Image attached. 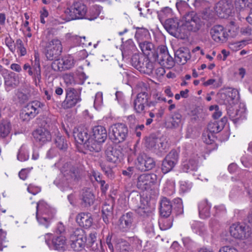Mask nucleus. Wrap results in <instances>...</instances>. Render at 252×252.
Returning a JSON list of instances; mask_svg holds the SVG:
<instances>
[{"instance_id":"obj_6","label":"nucleus","mask_w":252,"mask_h":252,"mask_svg":"<svg viewBox=\"0 0 252 252\" xmlns=\"http://www.w3.org/2000/svg\"><path fill=\"white\" fill-rule=\"evenodd\" d=\"M87 237L84 231L81 228H76L73 230L69 237V241L71 248L75 251H80L85 247Z\"/></svg>"},{"instance_id":"obj_1","label":"nucleus","mask_w":252,"mask_h":252,"mask_svg":"<svg viewBox=\"0 0 252 252\" xmlns=\"http://www.w3.org/2000/svg\"><path fill=\"white\" fill-rule=\"evenodd\" d=\"M130 153L128 157V161L129 162L133 161L134 156L138 154L135 165L139 170L146 171L155 167L156 163L154 159L144 153L138 152L136 144H135L133 149H130Z\"/></svg>"},{"instance_id":"obj_35","label":"nucleus","mask_w":252,"mask_h":252,"mask_svg":"<svg viewBox=\"0 0 252 252\" xmlns=\"http://www.w3.org/2000/svg\"><path fill=\"white\" fill-rule=\"evenodd\" d=\"M182 116L178 112H174L171 117L170 123H171V128H176L182 125Z\"/></svg>"},{"instance_id":"obj_16","label":"nucleus","mask_w":252,"mask_h":252,"mask_svg":"<svg viewBox=\"0 0 252 252\" xmlns=\"http://www.w3.org/2000/svg\"><path fill=\"white\" fill-rule=\"evenodd\" d=\"M156 59L161 65L167 68H171L174 64V61L169 54L167 48L164 46L159 48Z\"/></svg>"},{"instance_id":"obj_5","label":"nucleus","mask_w":252,"mask_h":252,"mask_svg":"<svg viewBox=\"0 0 252 252\" xmlns=\"http://www.w3.org/2000/svg\"><path fill=\"white\" fill-rule=\"evenodd\" d=\"M128 132L127 126L123 123L115 124L109 129L110 137L116 144L125 141L128 136Z\"/></svg>"},{"instance_id":"obj_44","label":"nucleus","mask_w":252,"mask_h":252,"mask_svg":"<svg viewBox=\"0 0 252 252\" xmlns=\"http://www.w3.org/2000/svg\"><path fill=\"white\" fill-rule=\"evenodd\" d=\"M62 60L64 70L69 69L74 66L75 61L71 56L64 57L62 58Z\"/></svg>"},{"instance_id":"obj_2","label":"nucleus","mask_w":252,"mask_h":252,"mask_svg":"<svg viewBox=\"0 0 252 252\" xmlns=\"http://www.w3.org/2000/svg\"><path fill=\"white\" fill-rule=\"evenodd\" d=\"M36 219L39 224L47 228L54 218L55 211L46 202L40 201L36 204Z\"/></svg>"},{"instance_id":"obj_18","label":"nucleus","mask_w":252,"mask_h":252,"mask_svg":"<svg viewBox=\"0 0 252 252\" xmlns=\"http://www.w3.org/2000/svg\"><path fill=\"white\" fill-rule=\"evenodd\" d=\"M32 135L36 142L40 145L50 142L52 139L50 132L44 127H40L33 131Z\"/></svg>"},{"instance_id":"obj_17","label":"nucleus","mask_w":252,"mask_h":252,"mask_svg":"<svg viewBox=\"0 0 252 252\" xmlns=\"http://www.w3.org/2000/svg\"><path fill=\"white\" fill-rule=\"evenodd\" d=\"M145 145L147 148L158 154L165 149L166 143L160 138L150 136L146 139Z\"/></svg>"},{"instance_id":"obj_59","label":"nucleus","mask_w":252,"mask_h":252,"mask_svg":"<svg viewBox=\"0 0 252 252\" xmlns=\"http://www.w3.org/2000/svg\"><path fill=\"white\" fill-rule=\"evenodd\" d=\"M5 84L12 88H15L18 84V82L14 77L9 76L5 81Z\"/></svg>"},{"instance_id":"obj_25","label":"nucleus","mask_w":252,"mask_h":252,"mask_svg":"<svg viewBox=\"0 0 252 252\" xmlns=\"http://www.w3.org/2000/svg\"><path fill=\"white\" fill-rule=\"evenodd\" d=\"M107 137V131L103 126H97L93 128V138L98 143H104Z\"/></svg>"},{"instance_id":"obj_8","label":"nucleus","mask_w":252,"mask_h":252,"mask_svg":"<svg viewBox=\"0 0 252 252\" xmlns=\"http://www.w3.org/2000/svg\"><path fill=\"white\" fill-rule=\"evenodd\" d=\"M44 105L41 102L34 100L29 103L21 114L23 121H28L40 113Z\"/></svg>"},{"instance_id":"obj_38","label":"nucleus","mask_w":252,"mask_h":252,"mask_svg":"<svg viewBox=\"0 0 252 252\" xmlns=\"http://www.w3.org/2000/svg\"><path fill=\"white\" fill-rule=\"evenodd\" d=\"M149 36V32L145 29L138 28L135 34V37L138 43H140L147 40Z\"/></svg>"},{"instance_id":"obj_51","label":"nucleus","mask_w":252,"mask_h":252,"mask_svg":"<svg viewBox=\"0 0 252 252\" xmlns=\"http://www.w3.org/2000/svg\"><path fill=\"white\" fill-rule=\"evenodd\" d=\"M221 129L222 128L219 126L218 123L215 122L209 124L207 130L211 133H216L220 132Z\"/></svg>"},{"instance_id":"obj_22","label":"nucleus","mask_w":252,"mask_h":252,"mask_svg":"<svg viewBox=\"0 0 252 252\" xmlns=\"http://www.w3.org/2000/svg\"><path fill=\"white\" fill-rule=\"evenodd\" d=\"M190 51L187 48H180L175 52L174 62L184 65L190 59Z\"/></svg>"},{"instance_id":"obj_47","label":"nucleus","mask_w":252,"mask_h":252,"mask_svg":"<svg viewBox=\"0 0 252 252\" xmlns=\"http://www.w3.org/2000/svg\"><path fill=\"white\" fill-rule=\"evenodd\" d=\"M171 14V9L168 7H165L158 12V17L162 24L165 21V18Z\"/></svg>"},{"instance_id":"obj_3","label":"nucleus","mask_w":252,"mask_h":252,"mask_svg":"<svg viewBox=\"0 0 252 252\" xmlns=\"http://www.w3.org/2000/svg\"><path fill=\"white\" fill-rule=\"evenodd\" d=\"M203 25V22L196 13L191 11L185 14L183 17L182 28L185 32L183 33V38L188 35L189 32H196Z\"/></svg>"},{"instance_id":"obj_9","label":"nucleus","mask_w":252,"mask_h":252,"mask_svg":"<svg viewBox=\"0 0 252 252\" xmlns=\"http://www.w3.org/2000/svg\"><path fill=\"white\" fill-rule=\"evenodd\" d=\"M87 10V7L85 4L80 1H75L65 10V13L69 16L70 19H79L85 17Z\"/></svg>"},{"instance_id":"obj_37","label":"nucleus","mask_w":252,"mask_h":252,"mask_svg":"<svg viewBox=\"0 0 252 252\" xmlns=\"http://www.w3.org/2000/svg\"><path fill=\"white\" fill-rule=\"evenodd\" d=\"M138 45L142 53L146 56L149 55L154 49L153 44L147 40L138 43Z\"/></svg>"},{"instance_id":"obj_13","label":"nucleus","mask_w":252,"mask_h":252,"mask_svg":"<svg viewBox=\"0 0 252 252\" xmlns=\"http://www.w3.org/2000/svg\"><path fill=\"white\" fill-rule=\"evenodd\" d=\"M62 178L61 181L59 179H56L54 181V183L57 185H66L69 183L73 181H77L80 177V172L79 169L75 166H71L69 171H65L63 174L61 175Z\"/></svg>"},{"instance_id":"obj_23","label":"nucleus","mask_w":252,"mask_h":252,"mask_svg":"<svg viewBox=\"0 0 252 252\" xmlns=\"http://www.w3.org/2000/svg\"><path fill=\"white\" fill-rule=\"evenodd\" d=\"M107 159L112 163H117L120 161L122 153L119 148L109 146L105 151Z\"/></svg>"},{"instance_id":"obj_46","label":"nucleus","mask_w":252,"mask_h":252,"mask_svg":"<svg viewBox=\"0 0 252 252\" xmlns=\"http://www.w3.org/2000/svg\"><path fill=\"white\" fill-rule=\"evenodd\" d=\"M245 111L242 109H236L234 112H232L230 114V117L232 120L236 122L240 119L244 117Z\"/></svg>"},{"instance_id":"obj_29","label":"nucleus","mask_w":252,"mask_h":252,"mask_svg":"<svg viewBox=\"0 0 252 252\" xmlns=\"http://www.w3.org/2000/svg\"><path fill=\"white\" fill-rule=\"evenodd\" d=\"M113 203L111 201H107L103 204L102 209V219L106 223H108L113 214Z\"/></svg>"},{"instance_id":"obj_50","label":"nucleus","mask_w":252,"mask_h":252,"mask_svg":"<svg viewBox=\"0 0 252 252\" xmlns=\"http://www.w3.org/2000/svg\"><path fill=\"white\" fill-rule=\"evenodd\" d=\"M214 133L207 130L204 131L202 134V139L207 144H211L214 141Z\"/></svg>"},{"instance_id":"obj_19","label":"nucleus","mask_w":252,"mask_h":252,"mask_svg":"<svg viewBox=\"0 0 252 252\" xmlns=\"http://www.w3.org/2000/svg\"><path fill=\"white\" fill-rule=\"evenodd\" d=\"M210 33L213 39L217 42H224L226 41L228 34L221 25H215L212 27Z\"/></svg>"},{"instance_id":"obj_27","label":"nucleus","mask_w":252,"mask_h":252,"mask_svg":"<svg viewBox=\"0 0 252 252\" xmlns=\"http://www.w3.org/2000/svg\"><path fill=\"white\" fill-rule=\"evenodd\" d=\"M82 204L84 207H89L94 202V196L90 189H83L81 192Z\"/></svg>"},{"instance_id":"obj_60","label":"nucleus","mask_w":252,"mask_h":252,"mask_svg":"<svg viewBox=\"0 0 252 252\" xmlns=\"http://www.w3.org/2000/svg\"><path fill=\"white\" fill-rule=\"evenodd\" d=\"M191 184L188 182L182 181L180 184V189L183 192H187L191 188Z\"/></svg>"},{"instance_id":"obj_39","label":"nucleus","mask_w":252,"mask_h":252,"mask_svg":"<svg viewBox=\"0 0 252 252\" xmlns=\"http://www.w3.org/2000/svg\"><path fill=\"white\" fill-rule=\"evenodd\" d=\"M197 168V162L194 159H189L184 161L183 164V170L186 172L195 171Z\"/></svg>"},{"instance_id":"obj_36","label":"nucleus","mask_w":252,"mask_h":252,"mask_svg":"<svg viewBox=\"0 0 252 252\" xmlns=\"http://www.w3.org/2000/svg\"><path fill=\"white\" fill-rule=\"evenodd\" d=\"M56 147L61 151L64 152L68 148V144L65 138L61 135H58L54 140Z\"/></svg>"},{"instance_id":"obj_64","label":"nucleus","mask_w":252,"mask_h":252,"mask_svg":"<svg viewBox=\"0 0 252 252\" xmlns=\"http://www.w3.org/2000/svg\"><path fill=\"white\" fill-rule=\"evenodd\" d=\"M219 252H238V251L233 247L223 246L220 248Z\"/></svg>"},{"instance_id":"obj_21","label":"nucleus","mask_w":252,"mask_h":252,"mask_svg":"<svg viewBox=\"0 0 252 252\" xmlns=\"http://www.w3.org/2000/svg\"><path fill=\"white\" fill-rule=\"evenodd\" d=\"M73 136L78 143L84 145L90 138L89 130L84 126H78L75 128L73 130Z\"/></svg>"},{"instance_id":"obj_28","label":"nucleus","mask_w":252,"mask_h":252,"mask_svg":"<svg viewBox=\"0 0 252 252\" xmlns=\"http://www.w3.org/2000/svg\"><path fill=\"white\" fill-rule=\"evenodd\" d=\"M172 206L170 200L166 197H163L160 201V213L162 217L168 218L171 214Z\"/></svg>"},{"instance_id":"obj_31","label":"nucleus","mask_w":252,"mask_h":252,"mask_svg":"<svg viewBox=\"0 0 252 252\" xmlns=\"http://www.w3.org/2000/svg\"><path fill=\"white\" fill-rule=\"evenodd\" d=\"M210 205L208 204L207 200L201 201L198 205V210L199 216L201 218L206 219L210 215Z\"/></svg>"},{"instance_id":"obj_11","label":"nucleus","mask_w":252,"mask_h":252,"mask_svg":"<svg viewBox=\"0 0 252 252\" xmlns=\"http://www.w3.org/2000/svg\"><path fill=\"white\" fill-rule=\"evenodd\" d=\"M166 30L175 37L183 38V33L186 32L183 30L182 25L179 27V20L176 18H168L162 24Z\"/></svg>"},{"instance_id":"obj_26","label":"nucleus","mask_w":252,"mask_h":252,"mask_svg":"<svg viewBox=\"0 0 252 252\" xmlns=\"http://www.w3.org/2000/svg\"><path fill=\"white\" fill-rule=\"evenodd\" d=\"M76 220L79 225L85 228L90 227L93 223V219L90 213H79L77 216Z\"/></svg>"},{"instance_id":"obj_30","label":"nucleus","mask_w":252,"mask_h":252,"mask_svg":"<svg viewBox=\"0 0 252 252\" xmlns=\"http://www.w3.org/2000/svg\"><path fill=\"white\" fill-rule=\"evenodd\" d=\"M135 211L138 215L144 217L149 216L152 212L148 201L145 199L141 200L140 203Z\"/></svg>"},{"instance_id":"obj_24","label":"nucleus","mask_w":252,"mask_h":252,"mask_svg":"<svg viewBox=\"0 0 252 252\" xmlns=\"http://www.w3.org/2000/svg\"><path fill=\"white\" fill-rule=\"evenodd\" d=\"M220 97L222 99L221 103L224 104H231L234 103V101L238 98V92L235 89H231L225 93L220 94Z\"/></svg>"},{"instance_id":"obj_49","label":"nucleus","mask_w":252,"mask_h":252,"mask_svg":"<svg viewBox=\"0 0 252 252\" xmlns=\"http://www.w3.org/2000/svg\"><path fill=\"white\" fill-rule=\"evenodd\" d=\"M176 7L180 13L184 12L189 9V5L185 0H178L176 4Z\"/></svg>"},{"instance_id":"obj_61","label":"nucleus","mask_w":252,"mask_h":252,"mask_svg":"<svg viewBox=\"0 0 252 252\" xmlns=\"http://www.w3.org/2000/svg\"><path fill=\"white\" fill-rule=\"evenodd\" d=\"M16 95L21 103H24L29 100V96L22 92H18Z\"/></svg>"},{"instance_id":"obj_62","label":"nucleus","mask_w":252,"mask_h":252,"mask_svg":"<svg viewBox=\"0 0 252 252\" xmlns=\"http://www.w3.org/2000/svg\"><path fill=\"white\" fill-rule=\"evenodd\" d=\"M56 232L57 234H60V235L64 236L65 233V228L64 225L62 222L58 223Z\"/></svg>"},{"instance_id":"obj_63","label":"nucleus","mask_w":252,"mask_h":252,"mask_svg":"<svg viewBox=\"0 0 252 252\" xmlns=\"http://www.w3.org/2000/svg\"><path fill=\"white\" fill-rule=\"evenodd\" d=\"M248 0H235V5L236 8L239 10H242L246 6Z\"/></svg>"},{"instance_id":"obj_7","label":"nucleus","mask_w":252,"mask_h":252,"mask_svg":"<svg viewBox=\"0 0 252 252\" xmlns=\"http://www.w3.org/2000/svg\"><path fill=\"white\" fill-rule=\"evenodd\" d=\"M231 235L234 238L244 240L248 238L251 234L249 226L244 223H235L232 224L229 228Z\"/></svg>"},{"instance_id":"obj_10","label":"nucleus","mask_w":252,"mask_h":252,"mask_svg":"<svg viewBox=\"0 0 252 252\" xmlns=\"http://www.w3.org/2000/svg\"><path fill=\"white\" fill-rule=\"evenodd\" d=\"M65 98L62 103V107L67 109L75 106L80 102L81 98L80 93L74 88H68L65 90Z\"/></svg>"},{"instance_id":"obj_20","label":"nucleus","mask_w":252,"mask_h":252,"mask_svg":"<svg viewBox=\"0 0 252 252\" xmlns=\"http://www.w3.org/2000/svg\"><path fill=\"white\" fill-rule=\"evenodd\" d=\"M134 216L132 213L128 212L122 216L119 220V227L123 232L128 231L133 226Z\"/></svg>"},{"instance_id":"obj_32","label":"nucleus","mask_w":252,"mask_h":252,"mask_svg":"<svg viewBox=\"0 0 252 252\" xmlns=\"http://www.w3.org/2000/svg\"><path fill=\"white\" fill-rule=\"evenodd\" d=\"M11 130V125L7 119L0 121V137L4 138L8 136Z\"/></svg>"},{"instance_id":"obj_4","label":"nucleus","mask_w":252,"mask_h":252,"mask_svg":"<svg viewBox=\"0 0 252 252\" xmlns=\"http://www.w3.org/2000/svg\"><path fill=\"white\" fill-rule=\"evenodd\" d=\"M137 94L133 101V107L137 113L141 114L144 112L145 105L150 97L149 94V88L144 83H140L137 85Z\"/></svg>"},{"instance_id":"obj_15","label":"nucleus","mask_w":252,"mask_h":252,"mask_svg":"<svg viewBox=\"0 0 252 252\" xmlns=\"http://www.w3.org/2000/svg\"><path fill=\"white\" fill-rule=\"evenodd\" d=\"M233 8L232 0H220L216 5L215 11L221 18H227L231 13Z\"/></svg>"},{"instance_id":"obj_55","label":"nucleus","mask_w":252,"mask_h":252,"mask_svg":"<svg viewBox=\"0 0 252 252\" xmlns=\"http://www.w3.org/2000/svg\"><path fill=\"white\" fill-rule=\"evenodd\" d=\"M100 166L102 170L108 177L112 178L113 177L112 170L109 166L103 163H101Z\"/></svg>"},{"instance_id":"obj_41","label":"nucleus","mask_w":252,"mask_h":252,"mask_svg":"<svg viewBox=\"0 0 252 252\" xmlns=\"http://www.w3.org/2000/svg\"><path fill=\"white\" fill-rule=\"evenodd\" d=\"M65 237L63 235L54 237L52 239V244L54 249L59 250L63 248L65 243Z\"/></svg>"},{"instance_id":"obj_57","label":"nucleus","mask_w":252,"mask_h":252,"mask_svg":"<svg viewBox=\"0 0 252 252\" xmlns=\"http://www.w3.org/2000/svg\"><path fill=\"white\" fill-rule=\"evenodd\" d=\"M5 43L9 50L12 53H14L15 51V46H14V40L10 36L6 37L5 38Z\"/></svg>"},{"instance_id":"obj_34","label":"nucleus","mask_w":252,"mask_h":252,"mask_svg":"<svg viewBox=\"0 0 252 252\" xmlns=\"http://www.w3.org/2000/svg\"><path fill=\"white\" fill-rule=\"evenodd\" d=\"M122 54L123 56H128L135 51V47L131 39H129L123 43L122 46Z\"/></svg>"},{"instance_id":"obj_54","label":"nucleus","mask_w":252,"mask_h":252,"mask_svg":"<svg viewBox=\"0 0 252 252\" xmlns=\"http://www.w3.org/2000/svg\"><path fill=\"white\" fill-rule=\"evenodd\" d=\"M29 157L27 151L24 148H21L17 155V159L21 161H24L28 159Z\"/></svg>"},{"instance_id":"obj_58","label":"nucleus","mask_w":252,"mask_h":252,"mask_svg":"<svg viewBox=\"0 0 252 252\" xmlns=\"http://www.w3.org/2000/svg\"><path fill=\"white\" fill-rule=\"evenodd\" d=\"M240 32L243 35L250 36L252 33V24L243 27L240 30Z\"/></svg>"},{"instance_id":"obj_56","label":"nucleus","mask_w":252,"mask_h":252,"mask_svg":"<svg viewBox=\"0 0 252 252\" xmlns=\"http://www.w3.org/2000/svg\"><path fill=\"white\" fill-rule=\"evenodd\" d=\"M71 39L73 41L75 42L77 45H85L86 46L88 44V43H85L84 41H82V39H85V36H79L77 35H73L72 36ZM88 44L90 45V43H88Z\"/></svg>"},{"instance_id":"obj_43","label":"nucleus","mask_w":252,"mask_h":252,"mask_svg":"<svg viewBox=\"0 0 252 252\" xmlns=\"http://www.w3.org/2000/svg\"><path fill=\"white\" fill-rule=\"evenodd\" d=\"M143 61L144 63L140 71H143L147 74L152 73L154 67L153 63L151 62L147 57L144 58Z\"/></svg>"},{"instance_id":"obj_14","label":"nucleus","mask_w":252,"mask_h":252,"mask_svg":"<svg viewBox=\"0 0 252 252\" xmlns=\"http://www.w3.org/2000/svg\"><path fill=\"white\" fill-rule=\"evenodd\" d=\"M157 180V176L155 174H142L138 177L137 187L141 190H147L154 185Z\"/></svg>"},{"instance_id":"obj_12","label":"nucleus","mask_w":252,"mask_h":252,"mask_svg":"<svg viewBox=\"0 0 252 252\" xmlns=\"http://www.w3.org/2000/svg\"><path fill=\"white\" fill-rule=\"evenodd\" d=\"M46 57L48 60H55L62 51V45L60 40L55 38L49 41L46 46Z\"/></svg>"},{"instance_id":"obj_48","label":"nucleus","mask_w":252,"mask_h":252,"mask_svg":"<svg viewBox=\"0 0 252 252\" xmlns=\"http://www.w3.org/2000/svg\"><path fill=\"white\" fill-rule=\"evenodd\" d=\"M34 78L35 80L37 79L40 82L41 79V69L39 61L35 60L34 64L33 65Z\"/></svg>"},{"instance_id":"obj_33","label":"nucleus","mask_w":252,"mask_h":252,"mask_svg":"<svg viewBox=\"0 0 252 252\" xmlns=\"http://www.w3.org/2000/svg\"><path fill=\"white\" fill-rule=\"evenodd\" d=\"M102 143H98L94 139L90 138L84 145L85 147L91 152H98L101 151Z\"/></svg>"},{"instance_id":"obj_52","label":"nucleus","mask_w":252,"mask_h":252,"mask_svg":"<svg viewBox=\"0 0 252 252\" xmlns=\"http://www.w3.org/2000/svg\"><path fill=\"white\" fill-rule=\"evenodd\" d=\"M62 62V59L61 60H56L52 63V68L56 71H62L63 70H64Z\"/></svg>"},{"instance_id":"obj_40","label":"nucleus","mask_w":252,"mask_h":252,"mask_svg":"<svg viewBox=\"0 0 252 252\" xmlns=\"http://www.w3.org/2000/svg\"><path fill=\"white\" fill-rule=\"evenodd\" d=\"M144 58H146V57L134 54L131 58L132 65L136 69L140 70L144 63Z\"/></svg>"},{"instance_id":"obj_45","label":"nucleus","mask_w":252,"mask_h":252,"mask_svg":"<svg viewBox=\"0 0 252 252\" xmlns=\"http://www.w3.org/2000/svg\"><path fill=\"white\" fill-rule=\"evenodd\" d=\"M175 166L174 164L171 161L164 158L161 165V170L164 174H166L170 171Z\"/></svg>"},{"instance_id":"obj_53","label":"nucleus","mask_w":252,"mask_h":252,"mask_svg":"<svg viewBox=\"0 0 252 252\" xmlns=\"http://www.w3.org/2000/svg\"><path fill=\"white\" fill-rule=\"evenodd\" d=\"M165 158L169 161H171L175 165L178 159V153L175 150H172L165 157Z\"/></svg>"},{"instance_id":"obj_42","label":"nucleus","mask_w":252,"mask_h":252,"mask_svg":"<svg viewBox=\"0 0 252 252\" xmlns=\"http://www.w3.org/2000/svg\"><path fill=\"white\" fill-rule=\"evenodd\" d=\"M173 219L163 217L159 220V226L160 229L162 230H166L170 228L172 225Z\"/></svg>"}]
</instances>
